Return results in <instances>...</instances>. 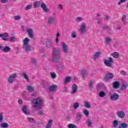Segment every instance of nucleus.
Wrapping results in <instances>:
<instances>
[{"mask_svg": "<svg viewBox=\"0 0 128 128\" xmlns=\"http://www.w3.org/2000/svg\"><path fill=\"white\" fill-rule=\"evenodd\" d=\"M42 100L40 98H37L32 100V106L34 108H42Z\"/></svg>", "mask_w": 128, "mask_h": 128, "instance_id": "f257e3e1", "label": "nucleus"}, {"mask_svg": "<svg viewBox=\"0 0 128 128\" xmlns=\"http://www.w3.org/2000/svg\"><path fill=\"white\" fill-rule=\"evenodd\" d=\"M114 62V60L112 58L110 57L108 58V60H104V64L106 66H108L109 68H112V64Z\"/></svg>", "mask_w": 128, "mask_h": 128, "instance_id": "f03ea898", "label": "nucleus"}, {"mask_svg": "<svg viewBox=\"0 0 128 128\" xmlns=\"http://www.w3.org/2000/svg\"><path fill=\"white\" fill-rule=\"evenodd\" d=\"M86 24L84 22L82 23L80 26V34L82 36V34H84L86 32Z\"/></svg>", "mask_w": 128, "mask_h": 128, "instance_id": "7ed1b4c3", "label": "nucleus"}, {"mask_svg": "<svg viewBox=\"0 0 128 128\" xmlns=\"http://www.w3.org/2000/svg\"><path fill=\"white\" fill-rule=\"evenodd\" d=\"M53 56H60V49L58 48H53Z\"/></svg>", "mask_w": 128, "mask_h": 128, "instance_id": "20e7f679", "label": "nucleus"}, {"mask_svg": "<svg viewBox=\"0 0 128 128\" xmlns=\"http://www.w3.org/2000/svg\"><path fill=\"white\" fill-rule=\"evenodd\" d=\"M18 78V74H14L10 75L8 78V82L9 84H12L14 83V80Z\"/></svg>", "mask_w": 128, "mask_h": 128, "instance_id": "39448f33", "label": "nucleus"}, {"mask_svg": "<svg viewBox=\"0 0 128 128\" xmlns=\"http://www.w3.org/2000/svg\"><path fill=\"white\" fill-rule=\"evenodd\" d=\"M61 46H62V52L66 54L68 53V46L64 44V42H62L61 43Z\"/></svg>", "mask_w": 128, "mask_h": 128, "instance_id": "423d86ee", "label": "nucleus"}, {"mask_svg": "<svg viewBox=\"0 0 128 128\" xmlns=\"http://www.w3.org/2000/svg\"><path fill=\"white\" fill-rule=\"evenodd\" d=\"M118 98H120V96L116 92L113 93L110 96V99L112 101L118 100Z\"/></svg>", "mask_w": 128, "mask_h": 128, "instance_id": "0eeeda50", "label": "nucleus"}, {"mask_svg": "<svg viewBox=\"0 0 128 128\" xmlns=\"http://www.w3.org/2000/svg\"><path fill=\"white\" fill-rule=\"evenodd\" d=\"M112 78H114V74L109 73L105 76L104 80L108 82V80H112Z\"/></svg>", "mask_w": 128, "mask_h": 128, "instance_id": "6e6552de", "label": "nucleus"}, {"mask_svg": "<svg viewBox=\"0 0 128 128\" xmlns=\"http://www.w3.org/2000/svg\"><path fill=\"white\" fill-rule=\"evenodd\" d=\"M26 32L30 38H34V30L28 28L27 29Z\"/></svg>", "mask_w": 128, "mask_h": 128, "instance_id": "1a4fd4ad", "label": "nucleus"}, {"mask_svg": "<svg viewBox=\"0 0 128 128\" xmlns=\"http://www.w3.org/2000/svg\"><path fill=\"white\" fill-rule=\"evenodd\" d=\"M60 58V56H53L52 58V62H54V64H58Z\"/></svg>", "mask_w": 128, "mask_h": 128, "instance_id": "9d476101", "label": "nucleus"}, {"mask_svg": "<svg viewBox=\"0 0 128 128\" xmlns=\"http://www.w3.org/2000/svg\"><path fill=\"white\" fill-rule=\"evenodd\" d=\"M117 115L120 118H124V116H126V114H124V112L122 110L118 112Z\"/></svg>", "mask_w": 128, "mask_h": 128, "instance_id": "9b49d317", "label": "nucleus"}, {"mask_svg": "<svg viewBox=\"0 0 128 128\" xmlns=\"http://www.w3.org/2000/svg\"><path fill=\"white\" fill-rule=\"evenodd\" d=\"M54 20H56V18L54 16L50 17L48 18V24L50 26H52L54 25Z\"/></svg>", "mask_w": 128, "mask_h": 128, "instance_id": "f8f14e48", "label": "nucleus"}, {"mask_svg": "<svg viewBox=\"0 0 128 128\" xmlns=\"http://www.w3.org/2000/svg\"><path fill=\"white\" fill-rule=\"evenodd\" d=\"M22 112H24V114H30V111L28 110V108H26V106H23L22 107Z\"/></svg>", "mask_w": 128, "mask_h": 128, "instance_id": "ddd939ff", "label": "nucleus"}, {"mask_svg": "<svg viewBox=\"0 0 128 128\" xmlns=\"http://www.w3.org/2000/svg\"><path fill=\"white\" fill-rule=\"evenodd\" d=\"M58 86L56 85H52L48 88V90L50 92H54V90H58Z\"/></svg>", "mask_w": 128, "mask_h": 128, "instance_id": "4468645a", "label": "nucleus"}, {"mask_svg": "<svg viewBox=\"0 0 128 128\" xmlns=\"http://www.w3.org/2000/svg\"><path fill=\"white\" fill-rule=\"evenodd\" d=\"M72 91L71 94H76V92H78V86L76 84H74L72 86Z\"/></svg>", "mask_w": 128, "mask_h": 128, "instance_id": "2eb2a0df", "label": "nucleus"}, {"mask_svg": "<svg viewBox=\"0 0 128 128\" xmlns=\"http://www.w3.org/2000/svg\"><path fill=\"white\" fill-rule=\"evenodd\" d=\"M80 74L82 78H86L88 74V70H82L80 71Z\"/></svg>", "mask_w": 128, "mask_h": 128, "instance_id": "dca6fc26", "label": "nucleus"}, {"mask_svg": "<svg viewBox=\"0 0 128 128\" xmlns=\"http://www.w3.org/2000/svg\"><path fill=\"white\" fill-rule=\"evenodd\" d=\"M126 86H128V84L126 83H122L120 86V90H122V92H124L126 90Z\"/></svg>", "mask_w": 128, "mask_h": 128, "instance_id": "f3484780", "label": "nucleus"}, {"mask_svg": "<svg viewBox=\"0 0 128 128\" xmlns=\"http://www.w3.org/2000/svg\"><path fill=\"white\" fill-rule=\"evenodd\" d=\"M41 8H42L44 12H48V9L46 7V4L44 3H42Z\"/></svg>", "mask_w": 128, "mask_h": 128, "instance_id": "a211bd4d", "label": "nucleus"}, {"mask_svg": "<svg viewBox=\"0 0 128 128\" xmlns=\"http://www.w3.org/2000/svg\"><path fill=\"white\" fill-rule=\"evenodd\" d=\"M2 52H10V48L8 46H4Z\"/></svg>", "mask_w": 128, "mask_h": 128, "instance_id": "6ab92c4d", "label": "nucleus"}, {"mask_svg": "<svg viewBox=\"0 0 128 128\" xmlns=\"http://www.w3.org/2000/svg\"><path fill=\"white\" fill-rule=\"evenodd\" d=\"M128 128V124L126 122H122L121 123L118 128Z\"/></svg>", "mask_w": 128, "mask_h": 128, "instance_id": "aec40b11", "label": "nucleus"}, {"mask_svg": "<svg viewBox=\"0 0 128 128\" xmlns=\"http://www.w3.org/2000/svg\"><path fill=\"white\" fill-rule=\"evenodd\" d=\"M82 118V114L80 112H78L76 114V116L75 118V120L76 122H78Z\"/></svg>", "mask_w": 128, "mask_h": 128, "instance_id": "412c9836", "label": "nucleus"}, {"mask_svg": "<svg viewBox=\"0 0 128 128\" xmlns=\"http://www.w3.org/2000/svg\"><path fill=\"white\" fill-rule=\"evenodd\" d=\"M100 54H101V53L100 52H96L94 56L93 60H98V58Z\"/></svg>", "mask_w": 128, "mask_h": 128, "instance_id": "4be33fe9", "label": "nucleus"}, {"mask_svg": "<svg viewBox=\"0 0 128 128\" xmlns=\"http://www.w3.org/2000/svg\"><path fill=\"white\" fill-rule=\"evenodd\" d=\"M52 120H49L46 128H52Z\"/></svg>", "mask_w": 128, "mask_h": 128, "instance_id": "5701e85b", "label": "nucleus"}, {"mask_svg": "<svg viewBox=\"0 0 128 128\" xmlns=\"http://www.w3.org/2000/svg\"><path fill=\"white\" fill-rule=\"evenodd\" d=\"M113 88H120V82L115 81L113 84Z\"/></svg>", "mask_w": 128, "mask_h": 128, "instance_id": "b1692460", "label": "nucleus"}, {"mask_svg": "<svg viewBox=\"0 0 128 128\" xmlns=\"http://www.w3.org/2000/svg\"><path fill=\"white\" fill-rule=\"evenodd\" d=\"M24 48L26 52H30V48H32L30 45H24Z\"/></svg>", "mask_w": 128, "mask_h": 128, "instance_id": "393cba45", "label": "nucleus"}, {"mask_svg": "<svg viewBox=\"0 0 128 128\" xmlns=\"http://www.w3.org/2000/svg\"><path fill=\"white\" fill-rule=\"evenodd\" d=\"M46 44L47 48H52V40H46Z\"/></svg>", "mask_w": 128, "mask_h": 128, "instance_id": "a878e982", "label": "nucleus"}, {"mask_svg": "<svg viewBox=\"0 0 128 128\" xmlns=\"http://www.w3.org/2000/svg\"><path fill=\"white\" fill-rule=\"evenodd\" d=\"M0 128H8L9 126L8 124L6 122H2V124H0Z\"/></svg>", "mask_w": 128, "mask_h": 128, "instance_id": "bb28decb", "label": "nucleus"}, {"mask_svg": "<svg viewBox=\"0 0 128 128\" xmlns=\"http://www.w3.org/2000/svg\"><path fill=\"white\" fill-rule=\"evenodd\" d=\"M22 76H23V78H24L26 80V82H30V78H28V76L26 74V73L23 72L22 73Z\"/></svg>", "mask_w": 128, "mask_h": 128, "instance_id": "cd10ccee", "label": "nucleus"}, {"mask_svg": "<svg viewBox=\"0 0 128 128\" xmlns=\"http://www.w3.org/2000/svg\"><path fill=\"white\" fill-rule=\"evenodd\" d=\"M112 56L113 58H120V54L118 52L112 53Z\"/></svg>", "mask_w": 128, "mask_h": 128, "instance_id": "c85d7f7f", "label": "nucleus"}, {"mask_svg": "<svg viewBox=\"0 0 128 128\" xmlns=\"http://www.w3.org/2000/svg\"><path fill=\"white\" fill-rule=\"evenodd\" d=\"M112 124V126L114 128H118V121L115 120L113 122Z\"/></svg>", "mask_w": 128, "mask_h": 128, "instance_id": "c756f323", "label": "nucleus"}, {"mask_svg": "<svg viewBox=\"0 0 128 128\" xmlns=\"http://www.w3.org/2000/svg\"><path fill=\"white\" fill-rule=\"evenodd\" d=\"M30 42V38H25L24 40V46L28 45V42Z\"/></svg>", "mask_w": 128, "mask_h": 128, "instance_id": "7c9ffc66", "label": "nucleus"}, {"mask_svg": "<svg viewBox=\"0 0 128 128\" xmlns=\"http://www.w3.org/2000/svg\"><path fill=\"white\" fill-rule=\"evenodd\" d=\"M72 80V78L70 76L66 77L65 80H64V84H68V82H70Z\"/></svg>", "mask_w": 128, "mask_h": 128, "instance_id": "2f4dec72", "label": "nucleus"}, {"mask_svg": "<svg viewBox=\"0 0 128 128\" xmlns=\"http://www.w3.org/2000/svg\"><path fill=\"white\" fill-rule=\"evenodd\" d=\"M105 42H106V44H110V43L112 42V38L108 37L106 38Z\"/></svg>", "mask_w": 128, "mask_h": 128, "instance_id": "473e14b6", "label": "nucleus"}, {"mask_svg": "<svg viewBox=\"0 0 128 128\" xmlns=\"http://www.w3.org/2000/svg\"><path fill=\"white\" fill-rule=\"evenodd\" d=\"M86 122L88 126H92V120L88 119Z\"/></svg>", "mask_w": 128, "mask_h": 128, "instance_id": "72a5a7b5", "label": "nucleus"}, {"mask_svg": "<svg viewBox=\"0 0 128 128\" xmlns=\"http://www.w3.org/2000/svg\"><path fill=\"white\" fill-rule=\"evenodd\" d=\"M27 90L28 92H34V87H32L30 86H27Z\"/></svg>", "mask_w": 128, "mask_h": 128, "instance_id": "f704fd0d", "label": "nucleus"}, {"mask_svg": "<svg viewBox=\"0 0 128 128\" xmlns=\"http://www.w3.org/2000/svg\"><path fill=\"white\" fill-rule=\"evenodd\" d=\"M94 80H90V84H89L88 86H89V88L90 90H92V88H94Z\"/></svg>", "mask_w": 128, "mask_h": 128, "instance_id": "c9c22d12", "label": "nucleus"}, {"mask_svg": "<svg viewBox=\"0 0 128 128\" xmlns=\"http://www.w3.org/2000/svg\"><path fill=\"white\" fill-rule=\"evenodd\" d=\"M83 112L86 118H88V116H90V112H88V110H84Z\"/></svg>", "mask_w": 128, "mask_h": 128, "instance_id": "e433bc0d", "label": "nucleus"}, {"mask_svg": "<svg viewBox=\"0 0 128 128\" xmlns=\"http://www.w3.org/2000/svg\"><path fill=\"white\" fill-rule=\"evenodd\" d=\"M31 64H32V66H36V58H32L31 60Z\"/></svg>", "mask_w": 128, "mask_h": 128, "instance_id": "4c0bfd02", "label": "nucleus"}, {"mask_svg": "<svg viewBox=\"0 0 128 128\" xmlns=\"http://www.w3.org/2000/svg\"><path fill=\"white\" fill-rule=\"evenodd\" d=\"M74 108L76 110L80 106V103L76 102L74 103Z\"/></svg>", "mask_w": 128, "mask_h": 128, "instance_id": "58836bf2", "label": "nucleus"}, {"mask_svg": "<svg viewBox=\"0 0 128 128\" xmlns=\"http://www.w3.org/2000/svg\"><path fill=\"white\" fill-rule=\"evenodd\" d=\"M85 108H90V104L88 103V102H86L84 104Z\"/></svg>", "mask_w": 128, "mask_h": 128, "instance_id": "ea45409f", "label": "nucleus"}, {"mask_svg": "<svg viewBox=\"0 0 128 128\" xmlns=\"http://www.w3.org/2000/svg\"><path fill=\"white\" fill-rule=\"evenodd\" d=\"M32 4H28L24 8V10H32Z\"/></svg>", "mask_w": 128, "mask_h": 128, "instance_id": "a19ab883", "label": "nucleus"}, {"mask_svg": "<svg viewBox=\"0 0 128 128\" xmlns=\"http://www.w3.org/2000/svg\"><path fill=\"white\" fill-rule=\"evenodd\" d=\"M106 96V92H104V91H101L99 93V96H100V98H104V96Z\"/></svg>", "mask_w": 128, "mask_h": 128, "instance_id": "79ce46f5", "label": "nucleus"}, {"mask_svg": "<svg viewBox=\"0 0 128 128\" xmlns=\"http://www.w3.org/2000/svg\"><path fill=\"white\" fill-rule=\"evenodd\" d=\"M71 36L73 38H76V32L74 31H73L71 34Z\"/></svg>", "mask_w": 128, "mask_h": 128, "instance_id": "37998d69", "label": "nucleus"}, {"mask_svg": "<svg viewBox=\"0 0 128 128\" xmlns=\"http://www.w3.org/2000/svg\"><path fill=\"white\" fill-rule=\"evenodd\" d=\"M126 15H124L122 18V20L124 24H126Z\"/></svg>", "mask_w": 128, "mask_h": 128, "instance_id": "c03bdc74", "label": "nucleus"}, {"mask_svg": "<svg viewBox=\"0 0 128 128\" xmlns=\"http://www.w3.org/2000/svg\"><path fill=\"white\" fill-rule=\"evenodd\" d=\"M28 122H34H34H36V120H34V119L32 117H28Z\"/></svg>", "mask_w": 128, "mask_h": 128, "instance_id": "a18cd8bd", "label": "nucleus"}, {"mask_svg": "<svg viewBox=\"0 0 128 128\" xmlns=\"http://www.w3.org/2000/svg\"><path fill=\"white\" fill-rule=\"evenodd\" d=\"M40 2L37 1L35 2H34V8H38V6H40Z\"/></svg>", "mask_w": 128, "mask_h": 128, "instance_id": "49530a36", "label": "nucleus"}, {"mask_svg": "<svg viewBox=\"0 0 128 128\" xmlns=\"http://www.w3.org/2000/svg\"><path fill=\"white\" fill-rule=\"evenodd\" d=\"M68 128H78V126L74 124H70L68 125Z\"/></svg>", "mask_w": 128, "mask_h": 128, "instance_id": "de8ad7c7", "label": "nucleus"}, {"mask_svg": "<svg viewBox=\"0 0 128 128\" xmlns=\"http://www.w3.org/2000/svg\"><path fill=\"white\" fill-rule=\"evenodd\" d=\"M50 76L52 78H56V74L54 72H51Z\"/></svg>", "mask_w": 128, "mask_h": 128, "instance_id": "09e8293b", "label": "nucleus"}, {"mask_svg": "<svg viewBox=\"0 0 128 128\" xmlns=\"http://www.w3.org/2000/svg\"><path fill=\"white\" fill-rule=\"evenodd\" d=\"M57 66H58V68L59 70H60V72H62V68H63L62 66V64L59 63V64L57 65Z\"/></svg>", "mask_w": 128, "mask_h": 128, "instance_id": "8fccbe9b", "label": "nucleus"}, {"mask_svg": "<svg viewBox=\"0 0 128 128\" xmlns=\"http://www.w3.org/2000/svg\"><path fill=\"white\" fill-rule=\"evenodd\" d=\"M20 18H22L20 16H14V20H20Z\"/></svg>", "mask_w": 128, "mask_h": 128, "instance_id": "3c124183", "label": "nucleus"}, {"mask_svg": "<svg viewBox=\"0 0 128 128\" xmlns=\"http://www.w3.org/2000/svg\"><path fill=\"white\" fill-rule=\"evenodd\" d=\"M9 40H10V42H16L15 40H16V38L14 36H12L9 38Z\"/></svg>", "mask_w": 128, "mask_h": 128, "instance_id": "603ef678", "label": "nucleus"}, {"mask_svg": "<svg viewBox=\"0 0 128 128\" xmlns=\"http://www.w3.org/2000/svg\"><path fill=\"white\" fill-rule=\"evenodd\" d=\"M4 122V116L0 113V122Z\"/></svg>", "mask_w": 128, "mask_h": 128, "instance_id": "864d4df0", "label": "nucleus"}, {"mask_svg": "<svg viewBox=\"0 0 128 128\" xmlns=\"http://www.w3.org/2000/svg\"><path fill=\"white\" fill-rule=\"evenodd\" d=\"M82 17H78L76 19V22H82Z\"/></svg>", "mask_w": 128, "mask_h": 128, "instance_id": "5fc2aeb1", "label": "nucleus"}, {"mask_svg": "<svg viewBox=\"0 0 128 128\" xmlns=\"http://www.w3.org/2000/svg\"><path fill=\"white\" fill-rule=\"evenodd\" d=\"M122 2H126V0H120L118 2V6L120 5Z\"/></svg>", "mask_w": 128, "mask_h": 128, "instance_id": "6e6d98bb", "label": "nucleus"}, {"mask_svg": "<svg viewBox=\"0 0 128 128\" xmlns=\"http://www.w3.org/2000/svg\"><path fill=\"white\" fill-rule=\"evenodd\" d=\"M58 8H59V10H63V8H62V5L60 4L58 5Z\"/></svg>", "mask_w": 128, "mask_h": 128, "instance_id": "4d7b16f0", "label": "nucleus"}, {"mask_svg": "<svg viewBox=\"0 0 128 128\" xmlns=\"http://www.w3.org/2000/svg\"><path fill=\"white\" fill-rule=\"evenodd\" d=\"M62 92H68V88H66V87H64L63 88V90H62Z\"/></svg>", "mask_w": 128, "mask_h": 128, "instance_id": "13d9d810", "label": "nucleus"}, {"mask_svg": "<svg viewBox=\"0 0 128 128\" xmlns=\"http://www.w3.org/2000/svg\"><path fill=\"white\" fill-rule=\"evenodd\" d=\"M38 114H40V116H44V112H42V110H39L38 112Z\"/></svg>", "mask_w": 128, "mask_h": 128, "instance_id": "bf43d9fd", "label": "nucleus"}, {"mask_svg": "<svg viewBox=\"0 0 128 128\" xmlns=\"http://www.w3.org/2000/svg\"><path fill=\"white\" fill-rule=\"evenodd\" d=\"M103 30H110L109 26L103 27Z\"/></svg>", "mask_w": 128, "mask_h": 128, "instance_id": "052dcab7", "label": "nucleus"}, {"mask_svg": "<svg viewBox=\"0 0 128 128\" xmlns=\"http://www.w3.org/2000/svg\"><path fill=\"white\" fill-rule=\"evenodd\" d=\"M2 34H3V38H8V36L7 33H4Z\"/></svg>", "mask_w": 128, "mask_h": 128, "instance_id": "680f3d73", "label": "nucleus"}, {"mask_svg": "<svg viewBox=\"0 0 128 128\" xmlns=\"http://www.w3.org/2000/svg\"><path fill=\"white\" fill-rule=\"evenodd\" d=\"M18 103L19 104H22V100L20 99L18 100Z\"/></svg>", "mask_w": 128, "mask_h": 128, "instance_id": "e2e57ef3", "label": "nucleus"}, {"mask_svg": "<svg viewBox=\"0 0 128 128\" xmlns=\"http://www.w3.org/2000/svg\"><path fill=\"white\" fill-rule=\"evenodd\" d=\"M120 74H122V76H126V72H124V70H122L120 72Z\"/></svg>", "mask_w": 128, "mask_h": 128, "instance_id": "0e129e2a", "label": "nucleus"}, {"mask_svg": "<svg viewBox=\"0 0 128 128\" xmlns=\"http://www.w3.org/2000/svg\"><path fill=\"white\" fill-rule=\"evenodd\" d=\"M1 2H2V4H6L8 2V0H1Z\"/></svg>", "mask_w": 128, "mask_h": 128, "instance_id": "69168bd1", "label": "nucleus"}, {"mask_svg": "<svg viewBox=\"0 0 128 128\" xmlns=\"http://www.w3.org/2000/svg\"><path fill=\"white\" fill-rule=\"evenodd\" d=\"M100 84H98L96 86V90H100Z\"/></svg>", "mask_w": 128, "mask_h": 128, "instance_id": "338daca9", "label": "nucleus"}, {"mask_svg": "<svg viewBox=\"0 0 128 128\" xmlns=\"http://www.w3.org/2000/svg\"><path fill=\"white\" fill-rule=\"evenodd\" d=\"M101 22H102V20L100 19H99L97 22V24H100Z\"/></svg>", "mask_w": 128, "mask_h": 128, "instance_id": "774afa93", "label": "nucleus"}]
</instances>
